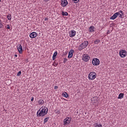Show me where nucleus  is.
Segmentation results:
<instances>
[{"mask_svg": "<svg viewBox=\"0 0 127 127\" xmlns=\"http://www.w3.org/2000/svg\"><path fill=\"white\" fill-rule=\"evenodd\" d=\"M48 112V109L45 107H42L37 112V117H44L47 115Z\"/></svg>", "mask_w": 127, "mask_h": 127, "instance_id": "1", "label": "nucleus"}, {"mask_svg": "<svg viewBox=\"0 0 127 127\" xmlns=\"http://www.w3.org/2000/svg\"><path fill=\"white\" fill-rule=\"evenodd\" d=\"M119 15L120 18H122L123 16L124 15V11L122 10H120L119 12H116L110 17V19L114 20V19H116V18H117Z\"/></svg>", "mask_w": 127, "mask_h": 127, "instance_id": "2", "label": "nucleus"}, {"mask_svg": "<svg viewBox=\"0 0 127 127\" xmlns=\"http://www.w3.org/2000/svg\"><path fill=\"white\" fill-rule=\"evenodd\" d=\"M88 45H89V42H88V41H85L78 46V50H79V51H82V50L86 48Z\"/></svg>", "mask_w": 127, "mask_h": 127, "instance_id": "3", "label": "nucleus"}, {"mask_svg": "<svg viewBox=\"0 0 127 127\" xmlns=\"http://www.w3.org/2000/svg\"><path fill=\"white\" fill-rule=\"evenodd\" d=\"M97 77V73L94 71L91 72L88 74V79L89 80H95Z\"/></svg>", "mask_w": 127, "mask_h": 127, "instance_id": "4", "label": "nucleus"}, {"mask_svg": "<svg viewBox=\"0 0 127 127\" xmlns=\"http://www.w3.org/2000/svg\"><path fill=\"white\" fill-rule=\"evenodd\" d=\"M119 55L122 58H125L127 56V52L125 50H122L119 52Z\"/></svg>", "mask_w": 127, "mask_h": 127, "instance_id": "5", "label": "nucleus"}, {"mask_svg": "<svg viewBox=\"0 0 127 127\" xmlns=\"http://www.w3.org/2000/svg\"><path fill=\"white\" fill-rule=\"evenodd\" d=\"M70 122H71V118H70L69 117H66L64 120V126H68V125L70 124Z\"/></svg>", "mask_w": 127, "mask_h": 127, "instance_id": "6", "label": "nucleus"}, {"mask_svg": "<svg viewBox=\"0 0 127 127\" xmlns=\"http://www.w3.org/2000/svg\"><path fill=\"white\" fill-rule=\"evenodd\" d=\"M82 60L83 61H85V62H88V61L90 60V56L87 54H84L83 55Z\"/></svg>", "mask_w": 127, "mask_h": 127, "instance_id": "7", "label": "nucleus"}, {"mask_svg": "<svg viewBox=\"0 0 127 127\" xmlns=\"http://www.w3.org/2000/svg\"><path fill=\"white\" fill-rule=\"evenodd\" d=\"M92 64L94 66H98V65H99L100 64V60L97 58L94 59L92 60Z\"/></svg>", "mask_w": 127, "mask_h": 127, "instance_id": "8", "label": "nucleus"}, {"mask_svg": "<svg viewBox=\"0 0 127 127\" xmlns=\"http://www.w3.org/2000/svg\"><path fill=\"white\" fill-rule=\"evenodd\" d=\"M67 4H68V1H67V0H62L61 1L62 6H63V7H65V6L67 5Z\"/></svg>", "mask_w": 127, "mask_h": 127, "instance_id": "9", "label": "nucleus"}, {"mask_svg": "<svg viewBox=\"0 0 127 127\" xmlns=\"http://www.w3.org/2000/svg\"><path fill=\"white\" fill-rule=\"evenodd\" d=\"M17 49L19 52V53H20V54H21L22 53V46H21V45H18L17 46Z\"/></svg>", "mask_w": 127, "mask_h": 127, "instance_id": "10", "label": "nucleus"}, {"mask_svg": "<svg viewBox=\"0 0 127 127\" xmlns=\"http://www.w3.org/2000/svg\"><path fill=\"white\" fill-rule=\"evenodd\" d=\"M76 36V31L72 30H71L69 32V37H74Z\"/></svg>", "mask_w": 127, "mask_h": 127, "instance_id": "11", "label": "nucleus"}, {"mask_svg": "<svg viewBox=\"0 0 127 127\" xmlns=\"http://www.w3.org/2000/svg\"><path fill=\"white\" fill-rule=\"evenodd\" d=\"M29 36L30 38H35L37 36V33L35 32H33L30 34Z\"/></svg>", "mask_w": 127, "mask_h": 127, "instance_id": "12", "label": "nucleus"}, {"mask_svg": "<svg viewBox=\"0 0 127 127\" xmlns=\"http://www.w3.org/2000/svg\"><path fill=\"white\" fill-rule=\"evenodd\" d=\"M73 53H74V50H70L68 53V58H72L73 57Z\"/></svg>", "mask_w": 127, "mask_h": 127, "instance_id": "13", "label": "nucleus"}, {"mask_svg": "<svg viewBox=\"0 0 127 127\" xmlns=\"http://www.w3.org/2000/svg\"><path fill=\"white\" fill-rule=\"evenodd\" d=\"M94 29H95V27H94V26H91L89 28V32H94Z\"/></svg>", "mask_w": 127, "mask_h": 127, "instance_id": "14", "label": "nucleus"}, {"mask_svg": "<svg viewBox=\"0 0 127 127\" xmlns=\"http://www.w3.org/2000/svg\"><path fill=\"white\" fill-rule=\"evenodd\" d=\"M57 54H58V53L57 51H56L53 56V60H54L55 59H56V56H57Z\"/></svg>", "mask_w": 127, "mask_h": 127, "instance_id": "15", "label": "nucleus"}, {"mask_svg": "<svg viewBox=\"0 0 127 127\" xmlns=\"http://www.w3.org/2000/svg\"><path fill=\"white\" fill-rule=\"evenodd\" d=\"M38 103L39 105H43L44 104V101L42 99L39 100L38 101Z\"/></svg>", "mask_w": 127, "mask_h": 127, "instance_id": "16", "label": "nucleus"}, {"mask_svg": "<svg viewBox=\"0 0 127 127\" xmlns=\"http://www.w3.org/2000/svg\"><path fill=\"white\" fill-rule=\"evenodd\" d=\"M91 101L93 104L98 102V101L97 100V97H93V98L92 99Z\"/></svg>", "mask_w": 127, "mask_h": 127, "instance_id": "17", "label": "nucleus"}, {"mask_svg": "<svg viewBox=\"0 0 127 127\" xmlns=\"http://www.w3.org/2000/svg\"><path fill=\"white\" fill-rule=\"evenodd\" d=\"M62 95L63 97H64L65 98H68V97H69V96L68 95V94H67L66 92H64V93H63Z\"/></svg>", "mask_w": 127, "mask_h": 127, "instance_id": "18", "label": "nucleus"}, {"mask_svg": "<svg viewBox=\"0 0 127 127\" xmlns=\"http://www.w3.org/2000/svg\"><path fill=\"white\" fill-rule=\"evenodd\" d=\"M124 93H120L118 97V99H123L124 98Z\"/></svg>", "mask_w": 127, "mask_h": 127, "instance_id": "19", "label": "nucleus"}, {"mask_svg": "<svg viewBox=\"0 0 127 127\" xmlns=\"http://www.w3.org/2000/svg\"><path fill=\"white\" fill-rule=\"evenodd\" d=\"M94 127H103V126L102 124H98V123H96L94 125Z\"/></svg>", "mask_w": 127, "mask_h": 127, "instance_id": "20", "label": "nucleus"}, {"mask_svg": "<svg viewBox=\"0 0 127 127\" xmlns=\"http://www.w3.org/2000/svg\"><path fill=\"white\" fill-rule=\"evenodd\" d=\"M7 18L8 20H11V14H8L7 15Z\"/></svg>", "mask_w": 127, "mask_h": 127, "instance_id": "21", "label": "nucleus"}, {"mask_svg": "<svg viewBox=\"0 0 127 127\" xmlns=\"http://www.w3.org/2000/svg\"><path fill=\"white\" fill-rule=\"evenodd\" d=\"M62 14L64 16H67L68 15V12L63 11Z\"/></svg>", "mask_w": 127, "mask_h": 127, "instance_id": "22", "label": "nucleus"}, {"mask_svg": "<svg viewBox=\"0 0 127 127\" xmlns=\"http://www.w3.org/2000/svg\"><path fill=\"white\" fill-rule=\"evenodd\" d=\"M100 41H101V40L97 39L94 41V44H99V43H100Z\"/></svg>", "mask_w": 127, "mask_h": 127, "instance_id": "23", "label": "nucleus"}, {"mask_svg": "<svg viewBox=\"0 0 127 127\" xmlns=\"http://www.w3.org/2000/svg\"><path fill=\"white\" fill-rule=\"evenodd\" d=\"M5 28H6V29H10V26L8 24L6 25Z\"/></svg>", "mask_w": 127, "mask_h": 127, "instance_id": "24", "label": "nucleus"}, {"mask_svg": "<svg viewBox=\"0 0 127 127\" xmlns=\"http://www.w3.org/2000/svg\"><path fill=\"white\" fill-rule=\"evenodd\" d=\"M2 27V22H1V20L0 19V28H1Z\"/></svg>", "mask_w": 127, "mask_h": 127, "instance_id": "25", "label": "nucleus"}, {"mask_svg": "<svg viewBox=\"0 0 127 127\" xmlns=\"http://www.w3.org/2000/svg\"><path fill=\"white\" fill-rule=\"evenodd\" d=\"M20 75H21V71H19L18 73H17V76H20Z\"/></svg>", "mask_w": 127, "mask_h": 127, "instance_id": "26", "label": "nucleus"}, {"mask_svg": "<svg viewBox=\"0 0 127 127\" xmlns=\"http://www.w3.org/2000/svg\"><path fill=\"white\" fill-rule=\"evenodd\" d=\"M47 122H48V118H46L44 120V123H47Z\"/></svg>", "mask_w": 127, "mask_h": 127, "instance_id": "27", "label": "nucleus"}, {"mask_svg": "<svg viewBox=\"0 0 127 127\" xmlns=\"http://www.w3.org/2000/svg\"><path fill=\"white\" fill-rule=\"evenodd\" d=\"M74 1L75 3H77V2H79V0H72Z\"/></svg>", "mask_w": 127, "mask_h": 127, "instance_id": "28", "label": "nucleus"}, {"mask_svg": "<svg viewBox=\"0 0 127 127\" xmlns=\"http://www.w3.org/2000/svg\"><path fill=\"white\" fill-rule=\"evenodd\" d=\"M34 100V97H32L31 98V101H33Z\"/></svg>", "mask_w": 127, "mask_h": 127, "instance_id": "29", "label": "nucleus"}, {"mask_svg": "<svg viewBox=\"0 0 127 127\" xmlns=\"http://www.w3.org/2000/svg\"><path fill=\"white\" fill-rule=\"evenodd\" d=\"M66 61H67V59H64V63H65Z\"/></svg>", "mask_w": 127, "mask_h": 127, "instance_id": "30", "label": "nucleus"}, {"mask_svg": "<svg viewBox=\"0 0 127 127\" xmlns=\"http://www.w3.org/2000/svg\"><path fill=\"white\" fill-rule=\"evenodd\" d=\"M55 89L56 90L57 89H58V87L57 86H55Z\"/></svg>", "mask_w": 127, "mask_h": 127, "instance_id": "31", "label": "nucleus"}, {"mask_svg": "<svg viewBox=\"0 0 127 127\" xmlns=\"http://www.w3.org/2000/svg\"><path fill=\"white\" fill-rule=\"evenodd\" d=\"M56 114H60V111H58L57 112H56Z\"/></svg>", "mask_w": 127, "mask_h": 127, "instance_id": "32", "label": "nucleus"}, {"mask_svg": "<svg viewBox=\"0 0 127 127\" xmlns=\"http://www.w3.org/2000/svg\"><path fill=\"white\" fill-rule=\"evenodd\" d=\"M44 1H45L46 2H47V1H48V0H44Z\"/></svg>", "mask_w": 127, "mask_h": 127, "instance_id": "33", "label": "nucleus"}, {"mask_svg": "<svg viewBox=\"0 0 127 127\" xmlns=\"http://www.w3.org/2000/svg\"><path fill=\"white\" fill-rule=\"evenodd\" d=\"M54 66H57V64H54Z\"/></svg>", "mask_w": 127, "mask_h": 127, "instance_id": "34", "label": "nucleus"}, {"mask_svg": "<svg viewBox=\"0 0 127 127\" xmlns=\"http://www.w3.org/2000/svg\"><path fill=\"white\" fill-rule=\"evenodd\" d=\"M14 56L15 57H17V55H15Z\"/></svg>", "mask_w": 127, "mask_h": 127, "instance_id": "35", "label": "nucleus"}, {"mask_svg": "<svg viewBox=\"0 0 127 127\" xmlns=\"http://www.w3.org/2000/svg\"><path fill=\"white\" fill-rule=\"evenodd\" d=\"M45 20H47V18H45Z\"/></svg>", "mask_w": 127, "mask_h": 127, "instance_id": "36", "label": "nucleus"}, {"mask_svg": "<svg viewBox=\"0 0 127 127\" xmlns=\"http://www.w3.org/2000/svg\"><path fill=\"white\" fill-rule=\"evenodd\" d=\"M0 1H1V0H0Z\"/></svg>", "mask_w": 127, "mask_h": 127, "instance_id": "37", "label": "nucleus"}]
</instances>
